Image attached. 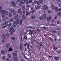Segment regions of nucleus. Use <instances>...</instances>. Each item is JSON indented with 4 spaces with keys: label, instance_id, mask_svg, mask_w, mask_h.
Returning <instances> with one entry per match:
<instances>
[{
    "label": "nucleus",
    "instance_id": "22",
    "mask_svg": "<svg viewBox=\"0 0 61 61\" xmlns=\"http://www.w3.org/2000/svg\"><path fill=\"white\" fill-rule=\"evenodd\" d=\"M8 14V11H6L5 12V15H7Z\"/></svg>",
    "mask_w": 61,
    "mask_h": 61
},
{
    "label": "nucleus",
    "instance_id": "54",
    "mask_svg": "<svg viewBox=\"0 0 61 61\" xmlns=\"http://www.w3.org/2000/svg\"><path fill=\"white\" fill-rule=\"evenodd\" d=\"M59 7H61V4L60 3L59 5Z\"/></svg>",
    "mask_w": 61,
    "mask_h": 61
},
{
    "label": "nucleus",
    "instance_id": "8",
    "mask_svg": "<svg viewBox=\"0 0 61 61\" xmlns=\"http://www.w3.org/2000/svg\"><path fill=\"white\" fill-rule=\"evenodd\" d=\"M16 23H17V24H18L19 23V22H20V19H17L16 21Z\"/></svg>",
    "mask_w": 61,
    "mask_h": 61
},
{
    "label": "nucleus",
    "instance_id": "13",
    "mask_svg": "<svg viewBox=\"0 0 61 61\" xmlns=\"http://www.w3.org/2000/svg\"><path fill=\"white\" fill-rule=\"evenodd\" d=\"M22 22H23V20L21 19L20 21L19 24L20 25H21L22 24Z\"/></svg>",
    "mask_w": 61,
    "mask_h": 61
},
{
    "label": "nucleus",
    "instance_id": "43",
    "mask_svg": "<svg viewBox=\"0 0 61 61\" xmlns=\"http://www.w3.org/2000/svg\"><path fill=\"white\" fill-rule=\"evenodd\" d=\"M10 61V60H9V59L8 58H7L6 59L5 61Z\"/></svg>",
    "mask_w": 61,
    "mask_h": 61
},
{
    "label": "nucleus",
    "instance_id": "52",
    "mask_svg": "<svg viewBox=\"0 0 61 61\" xmlns=\"http://www.w3.org/2000/svg\"><path fill=\"white\" fill-rule=\"evenodd\" d=\"M58 10L60 12V11H61V8H59L58 9Z\"/></svg>",
    "mask_w": 61,
    "mask_h": 61
},
{
    "label": "nucleus",
    "instance_id": "51",
    "mask_svg": "<svg viewBox=\"0 0 61 61\" xmlns=\"http://www.w3.org/2000/svg\"><path fill=\"white\" fill-rule=\"evenodd\" d=\"M48 12L49 14H51V11H50V10H48Z\"/></svg>",
    "mask_w": 61,
    "mask_h": 61
},
{
    "label": "nucleus",
    "instance_id": "62",
    "mask_svg": "<svg viewBox=\"0 0 61 61\" xmlns=\"http://www.w3.org/2000/svg\"><path fill=\"white\" fill-rule=\"evenodd\" d=\"M2 16L3 18H4V17H5V15H2Z\"/></svg>",
    "mask_w": 61,
    "mask_h": 61
},
{
    "label": "nucleus",
    "instance_id": "41",
    "mask_svg": "<svg viewBox=\"0 0 61 61\" xmlns=\"http://www.w3.org/2000/svg\"><path fill=\"white\" fill-rule=\"evenodd\" d=\"M27 7H28V8H29V7H31V6L29 5H27Z\"/></svg>",
    "mask_w": 61,
    "mask_h": 61
},
{
    "label": "nucleus",
    "instance_id": "35",
    "mask_svg": "<svg viewBox=\"0 0 61 61\" xmlns=\"http://www.w3.org/2000/svg\"><path fill=\"white\" fill-rule=\"evenodd\" d=\"M2 59L3 60H5V56H3L2 57Z\"/></svg>",
    "mask_w": 61,
    "mask_h": 61
},
{
    "label": "nucleus",
    "instance_id": "38",
    "mask_svg": "<svg viewBox=\"0 0 61 61\" xmlns=\"http://www.w3.org/2000/svg\"><path fill=\"white\" fill-rule=\"evenodd\" d=\"M33 2V1L32 0H30L29 1V3H32V2Z\"/></svg>",
    "mask_w": 61,
    "mask_h": 61
},
{
    "label": "nucleus",
    "instance_id": "37",
    "mask_svg": "<svg viewBox=\"0 0 61 61\" xmlns=\"http://www.w3.org/2000/svg\"><path fill=\"white\" fill-rule=\"evenodd\" d=\"M39 18L41 20H42V19H43V17L41 16V17H40Z\"/></svg>",
    "mask_w": 61,
    "mask_h": 61
},
{
    "label": "nucleus",
    "instance_id": "18",
    "mask_svg": "<svg viewBox=\"0 0 61 61\" xmlns=\"http://www.w3.org/2000/svg\"><path fill=\"white\" fill-rule=\"evenodd\" d=\"M15 12V10L11 9L10 10V12L11 13H13Z\"/></svg>",
    "mask_w": 61,
    "mask_h": 61
},
{
    "label": "nucleus",
    "instance_id": "33",
    "mask_svg": "<svg viewBox=\"0 0 61 61\" xmlns=\"http://www.w3.org/2000/svg\"><path fill=\"white\" fill-rule=\"evenodd\" d=\"M43 0H40L39 2L41 4V3H42V2H43Z\"/></svg>",
    "mask_w": 61,
    "mask_h": 61
},
{
    "label": "nucleus",
    "instance_id": "50",
    "mask_svg": "<svg viewBox=\"0 0 61 61\" xmlns=\"http://www.w3.org/2000/svg\"><path fill=\"white\" fill-rule=\"evenodd\" d=\"M3 21H6V18H4L3 20Z\"/></svg>",
    "mask_w": 61,
    "mask_h": 61
},
{
    "label": "nucleus",
    "instance_id": "11",
    "mask_svg": "<svg viewBox=\"0 0 61 61\" xmlns=\"http://www.w3.org/2000/svg\"><path fill=\"white\" fill-rule=\"evenodd\" d=\"M19 17V15L18 14H17L16 16L15 17V19H17Z\"/></svg>",
    "mask_w": 61,
    "mask_h": 61
},
{
    "label": "nucleus",
    "instance_id": "45",
    "mask_svg": "<svg viewBox=\"0 0 61 61\" xmlns=\"http://www.w3.org/2000/svg\"><path fill=\"white\" fill-rule=\"evenodd\" d=\"M22 49H23V48H22V46H20V50L22 51Z\"/></svg>",
    "mask_w": 61,
    "mask_h": 61
},
{
    "label": "nucleus",
    "instance_id": "19",
    "mask_svg": "<svg viewBox=\"0 0 61 61\" xmlns=\"http://www.w3.org/2000/svg\"><path fill=\"white\" fill-rule=\"evenodd\" d=\"M51 7L53 9H55V8H56L55 7V6L54 5H51Z\"/></svg>",
    "mask_w": 61,
    "mask_h": 61
},
{
    "label": "nucleus",
    "instance_id": "1",
    "mask_svg": "<svg viewBox=\"0 0 61 61\" xmlns=\"http://www.w3.org/2000/svg\"><path fill=\"white\" fill-rule=\"evenodd\" d=\"M43 10H48V6L46 5H45L43 6V7H42V8Z\"/></svg>",
    "mask_w": 61,
    "mask_h": 61
},
{
    "label": "nucleus",
    "instance_id": "10",
    "mask_svg": "<svg viewBox=\"0 0 61 61\" xmlns=\"http://www.w3.org/2000/svg\"><path fill=\"white\" fill-rule=\"evenodd\" d=\"M22 17L23 19H25L26 18V16L25 15H22Z\"/></svg>",
    "mask_w": 61,
    "mask_h": 61
},
{
    "label": "nucleus",
    "instance_id": "59",
    "mask_svg": "<svg viewBox=\"0 0 61 61\" xmlns=\"http://www.w3.org/2000/svg\"><path fill=\"white\" fill-rule=\"evenodd\" d=\"M17 0V2L18 3L20 2V1H22V0Z\"/></svg>",
    "mask_w": 61,
    "mask_h": 61
},
{
    "label": "nucleus",
    "instance_id": "29",
    "mask_svg": "<svg viewBox=\"0 0 61 61\" xmlns=\"http://www.w3.org/2000/svg\"><path fill=\"white\" fill-rule=\"evenodd\" d=\"M46 18L48 21V22H50V19H49V17H47Z\"/></svg>",
    "mask_w": 61,
    "mask_h": 61
},
{
    "label": "nucleus",
    "instance_id": "24",
    "mask_svg": "<svg viewBox=\"0 0 61 61\" xmlns=\"http://www.w3.org/2000/svg\"><path fill=\"white\" fill-rule=\"evenodd\" d=\"M58 7H56V8H55V10L56 12H57V10H58Z\"/></svg>",
    "mask_w": 61,
    "mask_h": 61
},
{
    "label": "nucleus",
    "instance_id": "60",
    "mask_svg": "<svg viewBox=\"0 0 61 61\" xmlns=\"http://www.w3.org/2000/svg\"><path fill=\"white\" fill-rule=\"evenodd\" d=\"M56 0L59 2H61V0Z\"/></svg>",
    "mask_w": 61,
    "mask_h": 61
},
{
    "label": "nucleus",
    "instance_id": "4",
    "mask_svg": "<svg viewBox=\"0 0 61 61\" xmlns=\"http://www.w3.org/2000/svg\"><path fill=\"white\" fill-rule=\"evenodd\" d=\"M11 4L12 5L14 6H16L15 3L13 1H12L11 2Z\"/></svg>",
    "mask_w": 61,
    "mask_h": 61
},
{
    "label": "nucleus",
    "instance_id": "7",
    "mask_svg": "<svg viewBox=\"0 0 61 61\" xmlns=\"http://www.w3.org/2000/svg\"><path fill=\"white\" fill-rule=\"evenodd\" d=\"M43 16L44 19H46V16L45 14H43Z\"/></svg>",
    "mask_w": 61,
    "mask_h": 61
},
{
    "label": "nucleus",
    "instance_id": "25",
    "mask_svg": "<svg viewBox=\"0 0 61 61\" xmlns=\"http://www.w3.org/2000/svg\"><path fill=\"white\" fill-rule=\"evenodd\" d=\"M40 6H38L37 7H36L35 8L36 9H39V8H40Z\"/></svg>",
    "mask_w": 61,
    "mask_h": 61
},
{
    "label": "nucleus",
    "instance_id": "48",
    "mask_svg": "<svg viewBox=\"0 0 61 61\" xmlns=\"http://www.w3.org/2000/svg\"><path fill=\"white\" fill-rule=\"evenodd\" d=\"M16 12H15L13 14V15H16Z\"/></svg>",
    "mask_w": 61,
    "mask_h": 61
},
{
    "label": "nucleus",
    "instance_id": "46",
    "mask_svg": "<svg viewBox=\"0 0 61 61\" xmlns=\"http://www.w3.org/2000/svg\"><path fill=\"white\" fill-rule=\"evenodd\" d=\"M6 20H8L9 19V17H7L5 18Z\"/></svg>",
    "mask_w": 61,
    "mask_h": 61
},
{
    "label": "nucleus",
    "instance_id": "9",
    "mask_svg": "<svg viewBox=\"0 0 61 61\" xmlns=\"http://www.w3.org/2000/svg\"><path fill=\"white\" fill-rule=\"evenodd\" d=\"M35 18H36V17L34 15H33L31 17V19L33 20V19H35Z\"/></svg>",
    "mask_w": 61,
    "mask_h": 61
},
{
    "label": "nucleus",
    "instance_id": "20",
    "mask_svg": "<svg viewBox=\"0 0 61 61\" xmlns=\"http://www.w3.org/2000/svg\"><path fill=\"white\" fill-rule=\"evenodd\" d=\"M21 12V9L20 8H19L18 10V13H20V12Z\"/></svg>",
    "mask_w": 61,
    "mask_h": 61
},
{
    "label": "nucleus",
    "instance_id": "26",
    "mask_svg": "<svg viewBox=\"0 0 61 61\" xmlns=\"http://www.w3.org/2000/svg\"><path fill=\"white\" fill-rule=\"evenodd\" d=\"M20 3L22 5H24V4H25V3L24 1H21L20 2Z\"/></svg>",
    "mask_w": 61,
    "mask_h": 61
},
{
    "label": "nucleus",
    "instance_id": "63",
    "mask_svg": "<svg viewBox=\"0 0 61 61\" xmlns=\"http://www.w3.org/2000/svg\"><path fill=\"white\" fill-rule=\"evenodd\" d=\"M37 30L38 31V32H40V30H39V29H37Z\"/></svg>",
    "mask_w": 61,
    "mask_h": 61
},
{
    "label": "nucleus",
    "instance_id": "55",
    "mask_svg": "<svg viewBox=\"0 0 61 61\" xmlns=\"http://www.w3.org/2000/svg\"><path fill=\"white\" fill-rule=\"evenodd\" d=\"M2 42L3 43H5V40H3L2 41Z\"/></svg>",
    "mask_w": 61,
    "mask_h": 61
},
{
    "label": "nucleus",
    "instance_id": "30",
    "mask_svg": "<svg viewBox=\"0 0 61 61\" xmlns=\"http://www.w3.org/2000/svg\"><path fill=\"white\" fill-rule=\"evenodd\" d=\"M13 56H17V54L15 53H13Z\"/></svg>",
    "mask_w": 61,
    "mask_h": 61
},
{
    "label": "nucleus",
    "instance_id": "15",
    "mask_svg": "<svg viewBox=\"0 0 61 61\" xmlns=\"http://www.w3.org/2000/svg\"><path fill=\"white\" fill-rule=\"evenodd\" d=\"M6 35L7 36V37L8 38L9 37V33L8 32H7L6 33Z\"/></svg>",
    "mask_w": 61,
    "mask_h": 61
},
{
    "label": "nucleus",
    "instance_id": "64",
    "mask_svg": "<svg viewBox=\"0 0 61 61\" xmlns=\"http://www.w3.org/2000/svg\"><path fill=\"white\" fill-rule=\"evenodd\" d=\"M23 13L24 14H25V10H24Z\"/></svg>",
    "mask_w": 61,
    "mask_h": 61
},
{
    "label": "nucleus",
    "instance_id": "53",
    "mask_svg": "<svg viewBox=\"0 0 61 61\" xmlns=\"http://www.w3.org/2000/svg\"><path fill=\"white\" fill-rule=\"evenodd\" d=\"M12 26L13 27H16V25H13Z\"/></svg>",
    "mask_w": 61,
    "mask_h": 61
},
{
    "label": "nucleus",
    "instance_id": "12",
    "mask_svg": "<svg viewBox=\"0 0 61 61\" xmlns=\"http://www.w3.org/2000/svg\"><path fill=\"white\" fill-rule=\"evenodd\" d=\"M57 15L58 16H61V12H59L57 14Z\"/></svg>",
    "mask_w": 61,
    "mask_h": 61
},
{
    "label": "nucleus",
    "instance_id": "56",
    "mask_svg": "<svg viewBox=\"0 0 61 61\" xmlns=\"http://www.w3.org/2000/svg\"><path fill=\"white\" fill-rule=\"evenodd\" d=\"M13 34V32H11L10 33V35H12V34Z\"/></svg>",
    "mask_w": 61,
    "mask_h": 61
},
{
    "label": "nucleus",
    "instance_id": "14",
    "mask_svg": "<svg viewBox=\"0 0 61 61\" xmlns=\"http://www.w3.org/2000/svg\"><path fill=\"white\" fill-rule=\"evenodd\" d=\"M1 53L3 54V55H4V54H5V51H4L2 50L1 51Z\"/></svg>",
    "mask_w": 61,
    "mask_h": 61
},
{
    "label": "nucleus",
    "instance_id": "2",
    "mask_svg": "<svg viewBox=\"0 0 61 61\" xmlns=\"http://www.w3.org/2000/svg\"><path fill=\"white\" fill-rule=\"evenodd\" d=\"M9 31L10 32H15V30L14 29V28L12 27H11L10 29V30H9Z\"/></svg>",
    "mask_w": 61,
    "mask_h": 61
},
{
    "label": "nucleus",
    "instance_id": "28",
    "mask_svg": "<svg viewBox=\"0 0 61 61\" xmlns=\"http://www.w3.org/2000/svg\"><path fill=\"white\" fill-rule=\"evenodd\" d=\"M8 56L9 58H11V55L10 54H8Z\"/></svg>",
    "mask_w": 61,
    "mask_h": 61
},
{
    "label": "nucleus",
    "instance_id": "61",
    "mask_svg": "<svg viewBox=\"0 0 61 61\" xmlns=\"http://www.w3.org/2000/svg\"><path fill=\"white\" fill-rule=\"evenodd\" d=\"M56 18H57V16H55L54 18V19H56Z\"/></svg>",
    "mask_w": 61,
    "mask_h": 61
},
{
    "label": "nucleus",
    "instance_id": "49",
    "mask_svg": "<svg viewBox=\"0 0 61 61\" xmlns=\"http://www.w3.org/2000/svg\"><path fill=\"white\" fill-rule=\"evenodd\" d=\"M49 18L50 20H51V19H52V16H49Z\"/></svg>",
    "mask_w": 61,
    "mask_h": 61
},
{
    "label": "nucleus",
    "instance_id": "34",
    "mask_svg": "<svg viewBox=\"0 0 61 61\" xmlns=\"http://www.w3.org/2000/svg\"><path fill=\"white\" fill-rule=\"evenodd\" d=\"M41 28L42 29H47V28L45 27H42Z\"/></svg>",
    "mask_w": 61,
    "mask_h": 61
},
{
    "label": "nucleus",
    "instance_id": "17",
    "mask_svg": "<svg viewBox=\"0 0 61 61\" xmlns=\"http://www.w3.org/2000/svg\"><path fill=\"white\" fill-rule=\"evenodd\" d=\"M7 48H9L10 47V44L9 43H8L6 45Z\"/></svg>",
    "mask_w": 61,
    "mask_h": 61
},
{
    "label": "nucleus",
    "instance_id": "31",
    "mask_svg": "<svg viewBox=\"0 0 61 61\" xmlns=\"http://www.w3.org/2000/svg\"><path fill=\"white\" fill-rule=\"evenodd\" d=\"M9 16L10 17H11L12 16V14L11 13L9 14Z\"/></svg>",
    "mask_w": 61,
    "mask_h": 61
},
{
    "label": "nucleus",
    "instance_id": "57",
    "mask_svg": "<svg viewBox=\"0 0 61 61\" xmlns=\"http://www.w3.org/2000/svg\"><path fill=\"white\" fill-rule=\"evenodd\" d=\"M39 45L41 46H43V44H39Z\"/></svg>",
    "mask_w": 61,
    "mask_h": 61
},
{
    "label": "nucleus",
    "instance_id": "16",
    "mask_svg": "<svg viewBox=\"0 0 61 61\" xmlns=\"http://www.w3.org/2000/svg\"><path fill=\"white\" fill-rule=\"evenodd\" d=\"M26 14L27 16L29 15V12L28 11H27L26 12Z\"/></svg>",
    "mask_w": 61,
    "mask_h": 61
},
{
    "label": "nucleus",
    "instance_id": "6",
    "mask_svg": "<svg viewBox=\"0 0 61 61\" xmlns=\"http://www.w3.org/2000/svg\"><path fill=\"white\" fill-rule=\"evenodd\" d=\"M5 10H2L1 11V15H4L5 14Z\"/></svg>",
    "mask_w": 61,
    "mask_h": 61
},
{
    "label": "nucleus",
    "instance_id": "42",
    "mask_svg": "<svg viewBox=\"0 0 61 61\" xmlns=\"http://www.w3.org/2000/svg\"><path fill=\"white\" fill-rule=\"evenodd\" d=\"M22 9L23 10H24L25 9V7L24 6H23L22 7Z\"/></svg>",
    "mask_w": 61,
    "mask_h": 61
},
{
    "label": "nucleus",
    "instance_id": "36",
    "mask_svg": "<svg viewBox=\"0 0 61 61\" xmlns=\"http://www.w3.org/2000/svg\"><path fill=\"white\" fill-rule=\"evenodd\" d=\"M13 23L15 24V25H17V23L15 21H14L13 22Z\"/></svg>",
    "mask_w": 61,
    "mask_h": 61
},
{
    "label": "nucleus",
    "instance_id": "23",
    "mask_svg": "<svg viewBox=\"0 0 61 61\" xmlns=\"http://www.w3.org/2000/svg\"><path fill=\"white\" fill-rule=\"evenodd\" d=\"M13 58L14 60H18V58H17L15 57H14Z\"/></svg>",
    "mask_w": 61,
    "mask_h": 61
},
{
    "label": "nucleus",
    "instance_id": "32",
    "mask_svg": "<svg viewBox=\"0 0 61 61\" xmlns=\"http://www.w3.org/2000/svg\"><path fill=\"white\" fill-rule=\"evenodd\" d=\"M13 21V18H11L10 19V22H12Z\"/></svg>",
    "mask_w": 61,
    "mask_h": 61
},
{
    "label": "nucleus",
    "instance_id": "44",
    "mask_svg": "<svg viewBox=\"0 0 61 61\" xmlns=\"http://www.w3.org/2000/svg\"><path fill=\"white\" fill-rule=\"evenodd\" d=\"M35 11L36 10H35V9H33V10L32 11V12L33 13L35 12Z\"/></svg>",
    "mask_w": 61,
    "mask_h": 61
},
{
    "label": "nucleus",
    "instance_id": "39",
    "mask_svg": "<svg viewBox=\"0 0 61 61\" xmlns=\"http://www.w3.org/2000/svg\"><path fill=\"white\" fill-rule=\"evenodd\" d=\"M2 7L1 6H0V13L2 11Z\"/></svg>",
    "mask_w": 61,
    "mask_h": 61
},
{
    "label": "nucleus",
    "instance_id": "27",
    "mask_svg": "<svg viewBox=\"0 0 61 61\" xmlns=\"http://www.w3.org/2000/svg\"><path fill=\"white\" fill-rule=\"evenodd\" d=\"M13 51V49L11 48H9V50L8 51L9 52L10 51Z\"/></svg>",
    "mask_w": 61,
    "mask_h": 61
},
{
    "label": "nucleus",
    "instance_id": "40",
    "mask_svg": "<svg viewBox=\"0 0 61 61\" xmlns=\"http://www.w3.org/2000/svg\"><path fill=\"white\" fill-rule=\"evenodd\" d=\"M33 27L31 26L30 25L29 26L27 27L28 28H32Z\"/></svg>",
    "mask_w": 61,
    "mask_h": 61
},
{
    "label": "nucleus",
    "instance_id": "21",
    "mask_svg": "<svg viewBox=\"0 0 61 61\" xmlns=\"http://www.w3.org/2000/svg\"><path fill=\"white\" fill-rule=\"evenodd\" d=\"M54 59H55L56 60H57V59L60 58V57H56V56L54 57Z\"/></svg>",
    "mask_w": 61,
    "mask_h": 61
},
{
    "label": "nucleus",
    "instance_id": "3",
    "mask_svg": "<svg viewBox=\"0 0 61 61\" xmlns=\"http://www.w3.org/2000/svg\"><path fill=\"white\" fill-rule=\"evenodd\" d=\"M8 23V21H6L5 22H4L3 24H2V26H4V25H6L7 23Z\"/></svg>",
    "mask_w": 61,
    "mask_h": 61
},
{
    "label": "nucleus",
    "instance_id": "47",
    "mask_svg": "<svg viewBox=\"0 0 61 61\" xmlns=\"http://www.w3.org/2000/svg\"><path fill=\"white\" fill-rule=\"evenodd\" d=\"M11 25H12V24L11 23H9V24L8 25V26H11Z\"/></svg>",
    "mask_w": 61,
    "mask_h": 61
},
{
    "label": "nucleus",
    "instance_id": "5",
    "mask_svg": "<svg viewBox=\"0 0 61 61\" xmlns=\"http://www.w3.org/2000/svg\"><path fill=\"white\" fill-rule=\"evenodd\" d=\"M2 37L3 39H5L6 37V36L5 34H4L2 35Z\"/></svg>",
    "mask_w": 61,
    "mask_h": 61
},
{
    "label": "nucleus",
    "instance_id": "58",
    "mask_svg": "<svg viewBox=\"0 0 61 61\" xmlns=\"http://www.w3.org/2000/svg\"><path fill=\"white\" fill-rule=\"evenodd\" d=\"M25 32H24L23 33L22 35L23 36H24L25 35Z\"/></svg>",
    "mask_w": 61,
    "mask_h": 61
}]
</instances>
